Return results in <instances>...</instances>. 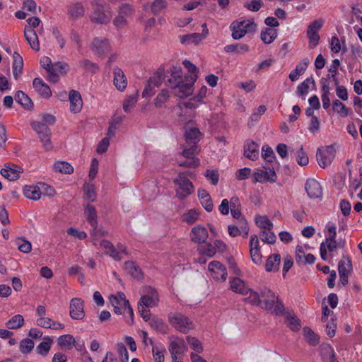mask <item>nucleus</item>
<instances>
[{
    "instance_id": "35",
    "label": "nucleus",
    "mask_w": 362,
    "mask_h": 362,
    "mask_svg": "<svg viewBox=\"0 0 362 362\" xmlns=\"http://www.w3.org/2000/svg\"><path fill=\"white\" fill-rule=\"evenodd\" d=\"M23 192L26 198L34 201L39 200L42 194L40 187L36 185H26Z\"/></svg>"
},
{
    "instance_id": "28",
    "label": "nucleus",
    "mask_w": 362,
    "mask_h": 362,
    "mask_svg": "<svg viewBox=\"0 0 362 362\" xmlns=\"http://www.w3.org/2000/svg\"><path fill=\"white\" fill-rule=\"evenodd\" d=\"M35 90L43 98H49L52 95L50 88L40 78H35L33 81Z\"/></svg>"
},
{
    "instance_id": "32",
    "label": "nucleus",
    "mask_w": 362,
    "mask_h": 362,
    "mask_svg": "<svg viewBox=\"0 0 362 362\" xmlns=\"http://www.w3.org/2000/svg\"><path fill=\"white\" fill-rule=\"evenodd\" d=\"M201 136L202 133L199 128L196 127H191L188 126L185 127V136L186 141L188 143L197 145V144L199 141Z\"/></svg>"
},
{
    "instance_id": "59",
    "label": "nucleus",
    "mask_w": 362,
    "mask_h": 362,
    "mask_svg": "<svg viewBox=\"0 0 362 362\" xmlns=\"http://www.w3.org/2000/svg\"><path fill=\"white\" fill-rule=\"evenodd\" d=\"M134 13V9L129 4H122L119 7L118 14L126 18L132 16Z\"/></svg>"
},
{
    "instance_id": "30",
    "label": "nucleus",
    "mask_w": 362,
    "mask_h": 362,
    "mask_svg": "<svg viewBox=\"0 0 362 362\" xmlns=\"http://www.w3.org/2000/svg\"><path fill=\"white\" fill-rule=\"evenodd\" d=\"M24 36L33 49L35 51H38L40 49L38 37L36 32L33 28L26 27L24 31Z\"/></svg>"
},
{
    "instance_id": "57",
    "label": "nucleus",
    "mask_w": 362,
    "mask_h": 362,
    "mask_svg": "<svg viewBox=\"0 0 362 362\" xmlns=\"http://www.w3.org/2000/svg\"><path fill=\"white\" fill-rule=\"evenodd\" d=\"M303 332L305 337L310 345L315 346L319 343V338L310 328L308 327H304Z\"/></svg>"
},
{
    "instance_id": "7",
    "label": "nucleus",
    "mask_w": 362,
    "mask_h": 362,
    "mask_svg": "<svg viewBox=\"0 0 362 362\" xmlns=\"http://www.w3.org/2000/svg\"><path fill=\"white\" fill-rule=\"evenodd\" d=\"M226 245L221 240H216L213 243H202L198 247L199 255H206L207 257H214L217 252H223L226 250Z\"/></svg>"
},
{
    "instance_id": "10",
    "label": "nucleus",
    "mask_w": 362,
    "mask_h": 362,
    "mask_svg": "<svg viewBox=\"0 0 362 362\" xmlns=\"http://www.w3.org/2000/svg\"><path fill=\"white\" fill-rule=\"evenodd\" d=\"M335 157V150L332 146L318 148L316 152V159L318 165L325 168L331 164Z\"/></svg>"
},
{
    "instance_id": "56",
    "label": "nucleus",
    "mask_w": 362,
    "mask_h": 362,
    "mask_svg": "<svg viewBox=\"0 0 362 362\" xmlns=\"http://www.w3.org/2000/svg\"><path fill=\"white\" fill-rule=\"evenodd\" d=\"M262 157L268 163H272L276 160V156L273 149L268 145H264L262 146Z\"/></svg>"
},
{
    "instance_id": "63",
    "label": "nucleus",
    "mask_w": 362,
    "mask_h": 362,
    "mask_svg": "<svg viewBox=\"0 0 362 362\" xmlns=\"http://www.w3.org/2000/svg\"><path fill=\"white\" fill-rule=\"evenodd\" d=\"M169 93L165 89H163L156 96L154 104L156 107H160L168 100Z\"/></svg>"
},
{
    "instance_id": "58",
    "label": "nucleus",
    "mask_w": 362,
    "mask_h": 362,
    "mask_svg": "<svg viewBox=\"0 0 362 362\" xmlns=\"http://www.w3.org/2000/svg\"><path fill=\"white\" fill-rule=\"evenodd\" d=\"M52 340L47 338L46 341H42L36 347V351L37 354L45 356L49 353L51 348Z\"/></svg>"
},
{
    "instance_id": "40",
    "label": "nucleus",
    "mask_w": 362,
    "mask_h": 362,
    "mask_svg": "<svg viewBox=\"0 0 362 362\" xmlns=\"http://www.w3.org/2000/svg\"><path fill=\"white\" fill-rule=\"evenodd\" d=\"M277 30L265 28L261 31V39L265 44H270L277 37Z\"/></svg>"
},
{
    "instance_id": "62",
    "label": "nucleus",
    "mask_w": 362,
    "mask_h": 362,
    "mask_svg": "<svg viewBox=\"0 0 362 362\" xmlns=\"http://www.w3.org/2000/svg\"><path fill=\"white\" fill-rule=\"evenodd\" d=\"M117 354L119 356L120 362L129 361V354L124 344L118 343L116 346Z\"/></svg>"
},
{
    "instance_id": "15",
    "label": "nucleus",
    "mask_w": 362,
    "mask_h": 362,
    "mask_svg": "<svg viewBox=\"0 0 362 362\" xmlns=\"http://www.w3.org/2000/svg\"><path fill=\"white\" fill-rule=\"evenodd\" d=\"M70 317L76 320H82L85 317L83 300L78 298H74L70 301Z\"/></svg>"
},
{
    "instance_id": "38",
    "label": "nucleus",
    "mask_w": 362,
    "mask_h": 362,
    "mask_svg": "<svg viewBox=\"0 0 362 362\" xmlns=\"http://www.w3.org/2000/svg\"><path fill=\"white\" fill-rule=\"evenodd\" d=\"M124 269L134 278L141 279L143 273L141 269L133 261H126L124 263Z\"/></svg>"
},
{
    "instance_id": "33",
    "label": "nucleus",
    "mask_w": 362,
    "mask_h": 362,
    "mask_svg": "<svg viewBox=\"0 0 362 362\" xmlns=\"http://www.w3.org/2000/svg\"><path fill=\"white\" fill-rule=\"evenodd\" d=\"M230 28L232 31V37L234 40H239L243 37L246 33L245 25L241 21H234L231 23Z\"/></svg>"
},
{
    "instance_id": "17",
    "label": "nucleus",
    "mask_w": 362,
    "mask_h": 362,
    "mask_svg": "<svg viewBox=\"0 0 362 362\" xmlns=\"http://www.w3.org/2000/svg\"><path fill=\"white\" fill-rule=\"evenodd\" d=\"M187 349V346L182 337H172V340L168 346L171 356H184Z\"/></svg>"
},
{
    "instance_id": "50",
    "label": "nucleus",
    "mask_w": 362,
    "mask_h": 362,
    "mask_svg": "<svg viewBox=\"0 0 362 362\" xmlns=\"http://www.w3.org/2000/svg\"><path fill=\"white\" fill-rule=\"evenodd\" d=\"M202 40H203V36L200 33H197L185 35L180 38V42L182 44L194 43L197 45Z\"/></svg>"
},
{
    "instance_id": "41",
    "label": "nucleus",
    "mask_w": 362,
    "mask_h": 362,
    "mask_svg": "<svg viewBox=\"0 0 362 362\" xmlns=\"http://www.w3.org/2000/svg\"><path fill=\"white\" fill-rule=\"evenodd\" d=\"M15 100L27 110H31L33 107V103L31 99L23 91L18 90L16 92Z\"/></svg>"
},
{
    "instance_id": "42",
    "label": "nucleus",
    "mask_w": 362,
    "mask_h": 362,
    "mask_svg": "<svg viewBox=\"0 0 362 362\" xmlns=\"http://www.w3.org/2000/svg\"><path fill=\"white\" fill-rule=\"evenodd\" d=\"M224 51L227 53L244 54L249 51V46L247 44L234 43L226 45Z\"/></svg>"
},
{
    "instance_id": "24",
    "label": "nucleus",
    "mask_w": 362,
    "mask_h": 362,
    "mask_svg": "<svg viewBox=\"0 0 362 362\" xmlns=\"http://www.w3.org/2000/svg\"><path fill=\"white\" fill-rule=\"evenodd\" d=\"M113 84L115 88L123 91L126 89L127 86V79L124 71L118 66H115L113 69Z\"/></svg>"
},
{
    "instance_id": "3",
    "label": "nucleus",
    "mask_w": 362,
    "mask_h": 362,
    "mask_svg": "<svg viewBox=\"0 0 362 362\" xmlns=\"http://www.w3.org/2000/svg\"><path fill=\"white\" fill-rule=\"evenodd\" d=\"M93 11L90 14V20L92 23L103 25L110 22L112 11L105 0H93L92 1Z\"/></svg>"
},
{
    "instance_id": "51",
    "label": "nucleus",
    "mask_w": 362,
    "mask_h": 362,
    "mask_svg": "<svg viewBox=\"0 0 362 362\" xmlns=\"http://www.w3.org/2000/svg\"><path fill=\"white\" fill-rule=\"evenodd\" d=\"M333 110L335 112L340 115L341 117H347L349 114V108L339 100H335L332 103Z\"/></svg>"
},
{
    "instance_id": "39",
    "label": "nucleus",
    "mask_w": 362,
    "mask_h": 362,
    "mask_svg": "<svg viewBox=\"0 0 362 362\" xmlns=\"http://www.w3.org/2000/svg\"><path fill=\"white\" fill-rule=\"evenodd\" d=\"M199 211L195 209H191L185 211L181 216L182 222L188 225L194 224L199 220Z\"/></svg>"
},
{
    "instance_id": "27",
    "label": "nucleus",
    "mask_w": 362,
    "mask_h": 362,
    "mask_svg": "<svg viewBox=\"0 0 362 362\" xmlns=\"http://www.w3.org/2000/svg\"><path fill=\"white\" fill-rule=\"evenodd\" d=\"M69 98L71 112L74 113L79 112L83 106V102L79 92L75 90H70Z\"/></svg>"
},
{
    "instance_id": "64",
    "label": "nucleus",
    "mask_w": 362,
    "mask_h": 362,
    "mask_svg": "<svg viewBox=\"0 0 362 362\" xmlns=\"http://www.w3.org/2000/svg\"><path fill=\"white\" fill-rule=\"evenodd\" d=\"M57 343L61 347L68 346L75 343V339L71 334H64L57 339Z\"/></svg>"
},
{
    "instance_id": "21",
    "label": "nucleus",
    "mask_w": 362,
    "mask_h": 362,
    "mask_svg": "<svg viewBox=\"0 0 362 362\" xmlns=\"http://www.w3.org/2000/svg\"><path fill=\"white\" fill-rule=\"evenodd\" d=\"M228 232L230 236L236 237L241 233L244 238L247 237L249 232L248 223L245 218H242L239 221V225H229L228 227Z\"/></svg>"
},
{
    "instance_id": "60",
    "label": "nucleus",
    "mask_w": 362,
    "mask_h": 362,
    "mask_svg": "<svg viewBox=\"0 0 362 362\" xmlns=\"http://www.w3.org/2000/svg\"><path fill=\"white\" fill-rule=\"evenodd\" d=\"M296 161L301 166H305L309 163L308 156L302 146L296 151Z\"/></svg>"
},
{
    "instance_id": "36",
    "label": "nucleus",
    "mask_w": 362,
    "mask_h": 362,
    "mask_svg": "<svg viewBox=\"0 0 362 362\" xmlns=\"http://www.w3.org/2000/svg\"><path fill=\"white\" fill-rule=\"evenodd\" d=\"M230 289L235 293L246 295L248 293L249 288H247L244 281L238 278L235 277L230 281Z\"/></svg>"
},
{
    "instance_id": "22",
    "label": "nucleus",
    "mask_w": 362,
    "mask_h": 362,
    "mask_svg": "<svg viewBox=\"0 0 362 362\" xmlns=\"http://www.w3.org/2000/svg\"><path fill=\"white\" fill-rule=\"evenodd\" d=\"M259 243L257 235H251L250 240V253L252 262L256 264L262 263V256L260 252Z\"/></svg>"
},
{
    "instance_id": "52",
    "label": "nucleus",
    "mask_w": 362,
    "mask_h": 362,
    "mask_svg": "<svg viewBox=\"0 0 362 362\" xmlns=\"http://www.w3.org/2000/svg\"><path fill=\"white\" fill-rule=\"evenodd\" d=\"M315 85V81L313 78H307L297 87V93L298 95H304L308 93L310 85Z\"/></svg>"
},
{
    "instance_id": "61",
    "label": "nucleus",
    "mask_w": 362,
    "mask_h": 362,
    "mask_svg": "<svg viewBox=\"0 0 362 362\" xmlns=\"http://www.w3.org/2000/svg\"><path fill=\"white\" fill-rule=\"evenodd\" d=\"M187 343L190 345L191 348L197 353L203 351V347L198 339L194 337L187 336L186 337Z\"/></svg>"
},
{
    "instance_id": "23",
    "label": "nucleus",
    "mask_w": 362,
    "mask_h": 362,
    "mask_svg": "<svg viewBox=\"0 0 362 362\" xmlns=\"http://www.w3.org/2000/svg\"><path fill=\"white\" fill-rule=\"evenodd\" d=\"M305 189L310 198H321L322 197V187L315 179L307 180Z\"/></svg>"
},
{
    "instance_id": "54",
    "label": "nucleus",
    "mask_w": 362,
    "mask_h": 362,
    "mask_svg": "<svg viewBox=\"0 0 362 362\" xmlns=\"http://www.w3.org/2000/svg\"><path fill=\"white\" fill-rule=\"evenodd\" d=\"M167 6L168 2L165 0H154L151 4V10L153 15H158L165 9Z\"/></svg>"
},
{
    "instance_id": "34",
    "label": "nucleus",
    "mask_w": 362,
    "mask_h": 362,
    "mask_svg": "<svg viewBox=\"0 0 362 362\" xmlns=\"http://www.w3.org/2000/svg\"><path fill=\"white\" fill-rule=\"evenodd\" d=\"M281 263V256L279 254L271 255L267 259L265 269L268 272H277Z\"/></svg>"
},
{
    "instance_id": "11",
    "label": "nucleus",
    "mask_w": 362,
    "mask_h": 362,
    "mask_svg": "<svg viewBox=\"0 0 362 362\" xmlns=\"http://www.w3.org/2000/svg\"><path fill=\"white\" fill-rule=\"evenodd\" d=\"M32 128L37 132L46 150L52 148L50 142V129L47 125L39 121L31 123Z\"/></svg>"
},
{
    "instance_id": "44",
    "label": "nucleus",
    "mask_w": 362,
    "mask_h": 362,
    "mask_svg": "<svg viewBox=\"0 0 362 362\" xmlns=\"http://www.w3.org/2000/svg\"><path fill=\"white\" fill-rule=\"evenodd\" d=\"M68 12L71 18H77L83 16L85 8L82 3L76 2L69 6Z\"/></svg>"
},
{
    "instance_id": "16",
    "label": "nucleus",
    "mask_w": 362,
    "mask_h": 362,
    "mask_svg": "<svg viewBox=\"0 0 362 362\" xmlns=\"http://www.w3.org/2000/svg\"><path fill=\"white\" fill-rule=\"evenodd\" d=\"M264 170H257L254 173V183L266 182H274L276 179V174L274 168L264 166Z\"/></svg>"
},
{
    "instance_id": "8",
    "label": "nucleus",
    "mask_w": 362,
    "mask_h": 362,
    "mask_svg": "<svg viewBox=\"0 0 362 362\" xmlns=\"http://www.w3.org/2000/svg\"><path fill=\"white\" fill-rule=\"evenodd\" d=\"M324 23L325 21L323 19L318 18L313 21L308 26L306 33L309 40L308 44L310 48L313 49L318 45L320 38L318 33L322 28Z\"/></svg>"
},
{
    "instance_id": "1",
    "label": "nucleus",
    "mask_w": 362,
    "mask_h": 362,
    "mask_svg": "<svg viewBox=\"0 0 362 362\" xmlns=\"http://www.w3.org/2000/svg\"><path fill=\"white\" fill-rule=\"evenodd\" d=\"M184 66L192 75L182 76L180 67L173 66L170 69V75L167 81V85L175 90V94L180 98L190 95L193 91V86L197 80L198 69L197 66L189 60H184Z\"/></svg>"
},
{
    "instance_id": "6",
    "label": "nucleus",
    "mask_w": 362,
    "mask_h": 362,
    "mask_svg": "<svg viewBox=\"0 0 362 362\" xmlns=\"http://www.w3.org/2000/svg\"><path fill=\"white\" fill-rule=\"evenodd\" d=\"M100 246L104 250L106 255L116 261L122 259V254L125 255H128L126 246L121 243L117 244V247H115L110 240L104 239L100 242Z\"/></svg>"
},
{
    "instance_id": "29",
    "label": "nucleus",
    "mask_w": 362,
    "mask_h": 362,
    "mask_svg": "<svg viewBox=\"0 0 362 362\" xmlns=\"http://www.w3.org/2000/svg\"><path fill=\"white\" fill-rule=\"evenodd\" d=\"M310 64V59L305 58L300 61L296 66V68L289 74V78L291 81H295L298 79L299 76L304 74Z\"/></svg>"
},
{
    "instance_id": "20",
    "label": "nucleus",
    "mask_w": 362,
    "mask_h": 362,
    "mask_svg": "<svg viewBox=\"0 0 362 362\" xmlns=\"http://www.w3.org/2000/svg\"><path fill=\"white\" fill-rule=\"evenodd\" d=\"M69 69V66L66 63L64 62H56L52 64L49 73L48 79L56 83L58 81L59 74H66Z\"/></svg>"
},
{
    "instance_id": "18",
    "label": "nucleus",
    "mask_w": 362,
    "mask_h": 362,
    "mask_svg": "<svg viewBox=\"0 0 362 362\" xmlns=\"http://www.w3.org/2000/svg\"><path fill=\"white\" fill-rule=\"evenodd\" d=\"M190 240L192 242L201 245L205 243L209 238L208 229L200 224L194 226L189 233Z\"/></svg>"
},
{
    "instance_id": "5",
    "label": "nucleus",
    "mask_w": 362,
    "mask_h": 362,
    "mask_svg": "<svg viewBox=\"0 0 362 362\" xmlns=\"http://www.w3.org/2000/svg\"><path fill=\"white\" fill-rule=\"evenodd\" d=\"M189 172L179 173L177 178L174 180V183L178 187L176 190V197L183 200L192 194L194 191L192 182L187 178Z\"/></svg>"
},
{
    "instance_id": "37",
    "label": "nucleus",
    "mask_w": 362,
    "mask_h": 362,
    "mask_svg": "<svg viewBox=\"0 0 362 362\" xmlns=\"http://www.w3.org/2000/svg\"><path fill=\"white\" fill-rule=\"evenodd\" d=\"M13 63V74L16 80L23 74V60L22 57L16 52H14Z\"/></svg>"
},
{
    "instance_id": "26",
    "label": "nucleus",
    "mask_w": 362,
    "mask_h": 362,
    "mask_svg": "<svg viewBox=\"0 0 362 362\" xmlns=\"http://www.w3.org/2000/svg\"><path fill=\"white\" fill-rule=\"evenodd\" d=\"M244 155L251 160L259 158V145L252 140H247L244 144Z\"/></svg>"
},
{
    "instance_id": "48",
    "label": "nucleus",
    "mask_w": 362,
    "mask_h": 362,
    "mask_svg": "<svg viewBox=\"0 0 362 362\" xmlns=\"http://www.w3.org/2000/svg\"><path fill=\"white\" fill-rule=\"evenodd\" d=\"M54 166L55 170L61 173L71 174L74 173V167L66 161H57Z\"/></svg>"
},
{
    "instance_id": "14",
    "label": "nucleus",
    "mask_w": 362,
    "mask_h": 362,
    "mask_svg": "<svg viewBox=\"0 0 362 362\" xmlns=\"http://www.w3.org/2000/svg\"><path fill=\"white\" fill-rule=\"evenodd\" d=\"M109 300L114 308V313L117 315H121L125 312L129 302L122 292H118L116 295H110Z\"/></svg>"
},
{
    "instance_id": "13",
    "label": "nucleus",
    "mask_w": 362,
    "mask_h": 362,
    "mask_svg": "<svg viewBox=\"0 0 362 362\" xmlns=\"http://www.w3.org/2000/svg\"><path fill=\"white\" fill-rule=\"evenodd\" d=\"M84 213L87 216V221L88 223L91 226L92 231L90 235L94 238V240H95V237L98 235H103L100 233V230L98 229V223L96 209L93 205L88 204L85 208Z\"/></svg>"
},
{
    "instance_id": "45",
    "label": "nucleus",
    "mask_w": 362,
    "mask_h": 362,
    "mask_svg": "<svg viewBox=\"0 0 362 362\" xmlns=\"http://www.w3.org/2000/svg\"><path fill=\"white\" fill-rule=\"evenodd\" d=\"M24 318L20 314L15 315L6 322V326L10 329H16L21 328L24 325Z\"/></svg>"
},
{
    "instance_id": "12",
    "label": "nucleus",
    "mask_w": 362,
    "mask_h": 362,
    "mask_svg": "<svg viewBox=\"0 0 362 362\" xmlns=\"http://www.w3.org/2000/svg\"><path fill=\"white\" fill-rule=\"evenodd\" d=\"M144 292L145 294L141 297L138 305L146 308L157 306L159 302L157 291L151 286H148L145 288Z\"/></svg>"
},
{
    "instance_id": "43",
    "label": "nucleus",
    "mask_w": 362,
    "mask_h": 362,
    "mask_svg": "<svg viewBox=\"0 0 362 362\" xmlns=\"http://www.w3.org/2000/svg\"><path fill=\"white\" fill-rule=\"evenodd\" d=\"M149 325L152 329L162 334H166L169 329L168 325L158 317H153L149 322Z\"/></svg>"
},
{
    "instance_id": "49",
    "label": "nucleus",
    "mask_w": 362,
    "mask_h": 362,
    "mask_svg": "<svg viewBox=\"0 0 362 362\" xmlns=\"http://www.w3.org/2000/svg\"><path fill=\"white\" fill-rule=\"evenodd\" d=\"M261 240L265 243L274 244L276 242V235L272 229H263L259 233Z\"/></svg>"
},
{
    "instance_id": "47",
    "label": "nucleus",
    "mask_w": 362,
    "mask_h": 362,
    "mask_svg": "<svg viewBox=\"0 0 362 362\" xmlns=\"http://www.w3.org/2000/svg\"><path fill=\"white\" fill-rule=\"evenodd\" d=\"M80 67L83 68L85 71L95 74L99 71V66L94 62H90L88 59H83L78 62Z\"/></svg>"
},
{
    "instance_id": "25",
    "label": "nucleus",
    "mask_w": 362,
    "mask_h": 362,
    "mask_svg": "<svg viewBox=\"0 0 362 362\" xmlns=\"http://www.w3.org/2000/svg\"><path fill=\"white\" fill-rule=\"evenodd\" d=\"M22 172L21 167L14 164H8L1 170V175L8 180L14 181L19 178Z\"/></svg>"
},
{
    "instance_id": "9",
    "label": "nucleus",
    "mask_w": 362,
    "mask_h": 362,
    "mask_svg": "<svg viewBox=\"0 0 362 362\" xmlns=\"http://www.w3.org/2000/svg\"><path fill=\"white\" fill-rule=\"evenodd\" d=\"M90 49L93 54L99 57H105L106 54L112 50L110 42L108 39L103 37L93 38Z\"/></svg>"
},
{
    "instance_id": "53",
    "label": "nucleus",
    "mask_w": 362,
    "mask_h": 362,
    "mask_svg": "<svg viewBox=\"0 0 362 362\" xmlns=\"http://www.w3.org/2000/svg\"><path fill=\"white\" fill-rule=\"evenodd\" d=\"M35 344L30 339L25 338L21 341L19 344L20 351L23 354H28L33 349Z\"/></svg>"
},
{
    "instance_id": "31",
    "label": "nucleus",
    "mask_w": 362,
    "mask_h": 362,
    "mask_svg": "<svg viewBox=\"0 0 362 362\" xmlns=\"http://www.w3.org/2000/svg\"><path fill=\"white\" fill-rule=\"evenodd\" d=\"M198 197L205 210L211 212L214 209V204L209 192L204 189H199L197 191Z\"/></svg>"
},
{
    "instance_id": "4",
    "label": "nucleus",
    "mask_w": 362,
    "mask_h": 362,
    "mask_svg": "<svg viewBox=\"0 0 362 362\" xmlns=\"http://www.w3.org/2000/svg\"><path fill=\"white\" fill-rule=\"evenodd\" d=\"M168 318L172 327L182 334H187L194 329L193 321L181 313H170Z\"/></svg>"
},
{
    "instance_id": "2",
    "label": "nucleus",
    "mask_w": 362,
    "mask_h": 362,
    "mask_svg": "<svg viewBox=\"0 0 362 362\" xmlns=\"http://www.w3.org/2000/svg\"><path fill=\"white\" fill-rule=\"evenodd\" d=\"M249 296L245 300L253 305L261 306L272 314L281 315L284 313L285 308L279 297L269 288H263L260 293L249 289Z\"/></svg>"
},
{
    "instance_id": "55",
    "label": "nucleus",
    "mask_w": 362,
    "mask_h": 362,
    "mask_svg": "<svg viewBox=\"0 0 362 362\" xmlns=\"http://www.w3.org/2000/svg\"><path fill=\"white\" fill-rule=\"evenodd\" d=\"M256 225L262 229H272L273 223L265 216H257L255 217Z\"/></svg>"
},
{
    "instance_id": "46",
    "label": "nucleus",
    "mask_w": 362,
    "mask_h": 362,
    "mask_svg": "<svg viewBox=\"0 0 362 362\" xmlns=\"http://www.w3.org/2000/svg\"><path fill=\"white\" fill-rule=\"evenodd\" d=\"M286 325L293 332H298L300 327V320L293 313L286 314Z\"/></svg>"
},
{
    "instance_id": "19",
    "label": "nucleus",
    "mask_w": 362,
    "mask_h": 362,
    "mask_svg": "<svg viewBox=\"0 0 362 362\" xmlns=\"http://www.w3.org/2000/svg\"><path fill=\"white\" fill-rule=\"evenodd\" d=\"M211 275L216 281H226L228 274L224 265L218 261H212L209 264Z\"/></svg>"
}]
</instances>
